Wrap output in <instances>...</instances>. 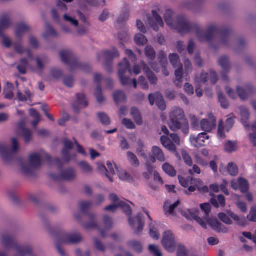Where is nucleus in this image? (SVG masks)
<instances>
[{
    "instance_id": "f257e3e1",
    "label": "nucleus",
    "mask_w": 256,
    "mask_h": 256,
    "mask_svg": "<svg viewBox=\"0 0 256 256\" xmlns=\"http://www.w3.org/2000/svg\"><path fill=\"white\" fill-rule=\"evenodd\" d=\"M172 14L170 10H168L164 14V20L168 26L176 30L180 35L194 32L200 42L206 41L208 42H211L214 36L219 35L221 44L224 46L228 45L232 34L230 28L212 24L208 26L207 30L204 32L198 24L189 22L183 15L178 16L176 22H174Z\"/></svg>"
},
{
    "instance_id": "f03ea898",
    "label": "nucleus",
    "mask_w": 256,
    "mask_h": 256,
    "mask_svg": "<svg viewBox=\"0 0 256 256\" xmlns=\"http://www.w3.org/2000/svg\"><path fill=\"white\" fill-rule=\"evenodd\" d=\"M42 159L50 165L54 164L58 166L60 171L64 166L62 161L58 158H55L52 160L50 156L46 152H42L41 155L34 152L30 156V164L26 163L22 164L23 173L27 175L33 174L34 170L39 168L42 166Z\"/></svg>"
},
{
    "instance_id": "7ed1b4c3",
    "label": "nucleus",
    "mask_w": 256,
    "mask_h": 256,
    "mask_svg": "<svg viewBox=\"0 0 256 256\" xmlns=\"http://www.w3.org/2000/svg\"><path fill=\"white\" fill-rule=\"evenodd\" d=\"M55 238L56 246L61 256H66V252L61 246L62 244H76L82 240V236L79 233L67 234L62 231L56 232Z\"/></svg>"
},
{
    "instance_id": "20e7f679",
    "label": "nucleus",
    "mask_w": 256,
    "mask_h": 256,
    "mask_svg": "<svg viewBox=\"0 0 256 256\" xmlns=\"http://www.w3.org/2000/svg\"><path fill=\"white\" fill-rule=\"evenodd\" d=\"M62 62L68 66L70 70H80L86 72L91 70V67L88 64H83L78 61L77 57L69 50H63L60 52Z\"/></svg>"
},
{
    "instance_id": "39448f33",
    "label": "nucleus",
    "mask_w": 256,
    "mask_h": 256,
    "mask_svg": "<svg viewBox=\"0 0 256 256\" xmlns=\"http://www.w3.org/2000/svg\"><path fill=\"white\" fill-rule=\"evenodd\" d=\"M118 76L120 82L122 86H126L130 82V77L132 72L138 75L140 74L141 68L138 64L134 66L133 70L130 68V62L126 58H124L122 62L118 64Z\"/></svg>"
},
{
    "instance_id": "423d86ee",
    "label": "nucleus",
    "mask_w": 256,
    "mask_h": 256,
    "mask_svg": "<svg viewBox=\"0 0 256 256\" xmlns=\"http://www.w3.org/2000/svg\"><path fill=\"white\" fill-rule=\"evenodd\" d=\"M2 242L3 246L6 248H13L20 256L30 255L32 248L29 246H21L18 244L16 238L8 234H3Z\"/></svg>"
},
{
    "instance_id": "0eeeda50",
    "label": "nucleus",
    "mask_w": 256,
    "mask_h": 256,
    "mask_svg": "<svg viewBox=\"0 0 256 256\" xmlns=\"http://www.w3.org/2000/svg\"><path fill=\"white\" fill-rule=\"evenodd\" d=\"M89 218L92 220L90 222L85 223L84 227L87 229L96 228L98 230L101 236L103 238L106 236V232L108 230H110L112 226V218L107 215L103 217V222L104 229L100 228L98 224L94 221L95 216L94 214H89Z\"/></svg>"
},
{
    "instance_id": "6e6552de",
    "label": "nucleus",
    "mask_w": 256,
    "mask_h": 256,
    "mask_svg": "<svg viewBox=\"0 0 256 256\" xmlns=\"http://www.w3.org/2000/svg\"><path fill=\"white\" fill-rule=\"evenodd\" d=\"M170 128L173 131L179 130L182 127V122L186 120L184 112L180 108H174L170 114Z\"/></svg>"
},
{
    "instance_id": "1a4fd4ad",
    "label": "nucleus",
    "mask_w": 256,
    "mask_h": 256,
    "mask_svg": "<svg viewBox=\"0 0 256 256\" xmlns=\"http://www.w3.org/2000/svg\"><path fill=\"white\" fill-rule=\"evenodd\" d=\"M227 214L220 212L218 214V218L224 223L228 225H230L232 222L230 218L233 219L238 225L244 226L247 224L246 220L244 217H240L238 215L232 211H228Z\"/></svg>"
},
{
    "instance_id": "9d476101",
    "label": "nucleus",
    "mask_w": 256,
    "mask_h": 256,
    "mask_svg": "<svg viewBox=\"0 0 256 256\" xmlns=\"http://www.w3.org/2000/svg\"><path fill=\"white\" fill-rule=\"evenodd\" d=\"M19 149V145H0V156L8 163L13 159Z\"/></svg>"
},
{
    "instance_id": "9b49d317",
    "label": "nucleus",
    "mask_w": 256,
    "mask_h": 256,
    "mask_svg": "<svg viewBox=\"0 0 256 256\" xmlns=\"http://www.w3.org/2000/svg\"><path fill=\"white\" fill-rule=\"evenodd\" d=\"M102 54L106 59L104 68L106 72H112L113 60L115 58L119 57L120 54L115 48H113L112 50L104 51L102 52Z\"/></svg>"
},
{
    "instance_id": "f8f14e48",
    "label": "nucleus",
    "mask_w": 256,
    "mask_h": 256,
    "mask_svg": "<svg viewBox=\"0 0 256 256\" xmlns=\"http://www.w3.org/2000/svg\"><path fill=\"white\" fill-rule=\"evenodd\" d=\"M207 116L208 118L203 119L200 121V126L203 131L210 132L216 128V120L212 112L208 114Z\"/></svg>"
},
{
    "instance_id": "ddd939ff",
    "label": "nucleus",
    "mask_w": 256,
    "mask_h": 256,
    "mask_svg": "<svg viewBox=\"0 0 256 256\" xmlns=\"http://www.w3.org/2000/svg\"><path fill=\"white\" fill-rule=\"evenodd\" d=\"M152 16L150 14L146 15L148 23L154 30L157 32L159 26L163 27L164 24L161 16L156 10H152Z\"/></svg>"
},
{
    "instance_id": "4468645a",
    "label": "nucleus",
    "mask_w": 256,
    "mask_h": 256,
    "mask_svg": "<svg viewBox=\"0 0 256 256\" xmlns=\"http://www.w3.org/2000/svg\"><path fill=\"white\" fill-rule=\"evenodd\" d=\"M49 176L50 178L56 182L60 180H70L75 178L76 172L73 168H69L66 170H62L60 175L50 173Z\"/></svg>"
},
{
    "instance_id": "2eb2a0df",
    "label": "nucleus",
    "mask_w": 256,
    "mask_h": 256,
    "mask_svg": "<svg viewBox=\"0 0 256 256\" xmlns=\"http://www.w3.org/2000/svg\"><path fill=\"white\" fill-rule=\"evenodd\" d=\"M234 124V120L232 118H228L224 126V122L222 120L219 121L218 124V134L221 138H226V135L224 131L228 132L233 127Z\"/></svg>"
},
{
    "instance_id": "dca6fc26",
    "label": "nucleus",
    "mask_w": 256,
    "mask_h": 256,
    "mask_svg": "<svg viewBox=\"0 0 256 256\" xmlns=\"http://www.w3.org/2000/svg\"><path fill=\"white\" fill-rule=\"evenodd\" d=\"M162 244L168 252H174V236L170 232H166L164 233Z\"/></svg>"
},
{
    "instance_id": "f3484780",
    "label": "nucleus",
    "mask_w": 256,
    "mask_h": 256,
    "mask_svg": "<svg viewBox=\"0 0 256 256\" xmlns=\"http://www.w3.org/2000/svg\"><path fill=\"white\" fill-rule=\"evenodd\" d=\"M218 65L222 68V71L221 72L222 78L224 82H228V74L230 70V64L228 57L222 56L219 58Z\"/></svg>"
},
{
    "instance_id": "a211bd4d",
    "label": "nucleus",
    "mask_w": 256,
    "mask_h": 256,
    "mask_svg": "<svg viewBox=\"0 0 256 256\" xmlns=\"http://www.w3.org/2000/svg\"><path fill=\"white\" fill-rule=\"evenodd\" d=\"M76 100L72 104V106L75 113H78L80 109L86 107L88 106L86 95L84 94H77L76 95Z\"/></svg>"
},
{
    "instance_id": "6ab92c4d",
    "label": "nucleus",
    "mask_w": 256,
    "mask_h": 256,
    "mask_svg": "<svg viewBox=\"0 0 256 256\" xmlns=\"http://www.w3.org/2000/svg\"><path fill=\"white\" fill-rule=\"evenodd\" d=\"M218 80V78L216 73L212 70L210 72V73H205L202 72L200 76V82L206 85L208 84V81L212 84H214L216 83Z\"/></svg>"
},
{
    "instance_id": "aec40b11",
    "label": "nucleus",
    "mask_w": 256,
    "mask_h": 256,
    "mask_svg": "<svg viewBox=\"0 0 256 256\" xmlns=\"http://www.w3.org/2000/svg\"><path fill=\"white\" fill-rule=\"evenodd\" d=\"M208 222L212 228L218 232L226 234L228 232V228L216 218H209L208 220Z\"/></svg>"
},
{
    "instance_id": "412c9836",
    "label": "nucleus",
    "mask_w": 256,
    "mask_h": 256,
    "mask_svg": "<svg viewBox=\"0 0 256 256\" xmlns=\"http://www.w3.org/2000/svg\"><path fill=\"white\" fill-rule=\"evenodd\" d=\"M140 65L146 74L148 79L151 84H156L158 82L156 76L150 70L148 66L144 62H141Z\"/></svg>"
},
{
    "instance_id": "4be33fe9",
    "label": "nucleus",
    "mask_w": 256,
    "mask_h": 256,
    "mask_svg": "<svg viewBox=\"0 0 256 256\" xmlns=\"http://www.w3.org/2000/svg\"><path fill=\"white\" fill-rule=\"evenodd\" d=\"M118 207L122 208L123 212L128 216V222L130 226L134 228V220L131 218L132 214V209L130 206L127 204L126 202L123 201L118 202Z\"/></svg>"
},
{
    "instance_id": "5701e85b",
    "label": "nucleus",
    "mask_w": 256,
    "mask_h": 256,
    "mask_svg": "<svg viewBox=\"0 0 256 256\" xmlns=\"http://www.w3.org/2000/svg\"><path fill=\"white\" fill-rule=\"evenodd\" d=\"M232 186L235 190L239 188L243 193L246 192L249 188L248 182L244 178H240L238 182H232Z\"/></svg>"
},
{
    "instance_id": "b1692460",
    "label": "nucleus",
    "mask_w": 256,
    "mask_h": 256,
    "mask_svg": "<svg viewBox=\"0 0 256 256\" xmlns=\"http://www.w3.org/2000/svg\"><path fill=\"white\" fill-rule=\"evenodd\" d=\"M236 92L240 98L245 100L248 95L253 92V88L250 84L245 86L244 88L238 86L236 88Z\"/></svg>"
},
{
    "instance_id": "393cba45",
    "label": "nucleus",
    "mask_w": 256,
    "mask_h": 256,
    "mask_svg": "<svg viewBox=\"0 0 256 256\" xmlns=\"http://www.w3.org/2000/svg\"><path fill=\"white\" fill-rule=\"evenodd\" d=\"M74 145H64L62 152V155L64 162L66 163H68L71 159L75 158L76 157V154H70V151L73 149Z\"/></svg>"
},
{
    "instance_id": "a878e982",
    "label": "nucleus",
    "mask_w": 256,
    "mask_h": 256,
    "mask_svg": "<svg viewBox=\"0 0 256 256\" xmlns=\"http://www.w3.org/2000/svg\"><path fill=\"white\" fill-rule=\"evenodd\" d=\"M11 24L10 16L7 14H2L0 18V35H2V31L8 28Z\"/></svg>"
},
{
    "instance_id": "bb28decb",
    "label": "nucleus",
    "mask_w": 256,
    "mask_h": 256,
    "mask_svg": "<svg viewBox=\"0 0 256 256\" xmlns=\"http://www.w3.org/2000/svg\"><path fill=\"white\" fill-rule=\"evenodd\" d=\"M178 68L175 71L176 80L174 83L176 87L181 88L183 82V68L182 66L178 67Z\"/></svg>"
},
{
    "instance_id": "cd10ccee",
    "label": "nucleus",
    "mask_w": 256,
    "mask_h": 256,
    "mask_svg": "<svg viewBox=\"0 0 256 256\" xmlns=\"http://www.w3.org/2000/svg\"><path fill=\"white\" fill-rule=\"evenodd\" d=\"M130 114L137 125L141 126L142 124V116L140 112L137 108H132L130 110Z\"/></svg>"
},
{
    "instance_id": "c85d7f7f",
    "label": "nucleus",
    "mask_w": 256,
    "mask_h": 256,
    "mask_svg": "<svg viewBox=\"0 0 256 256\" xmlns=\"http://www.w3.org/2000/svg\"><path fill=\"white\" fill-rule=\"evenodd\" d=\"M209 136L206 132H202L198 134L196 136H190V140L191 142H195L196 144H202L206 142L205 140H208Z\"/></svg>"
},
{
    "instance_id": "c756f323",
    "label": "nucleus",
    "mask_w": 256,
    "mask_h": 256,
    "mask_svg": "<svg viewBox=\"0 0 256 256\" xmlns=\"http://www.w3.org/2000/svg\"><path fill=\"white\" fill-rule=\"evenodd\" d=\"M113 98L116 104H118L120 102H126V94L123 91L120 90L114 92L113 94Z\"/></svg>"
},
{
    "instance_id": "7c9ffc66",
    "label": "nucleus",
    "mask_w": 256,
    "mask_h": 256,
    "mask_svg": "<svg viewBox=\"0 0 256 256\" xmlns=\"http://www.w3.org/2000/svg\"><path fill=\"white\" fill-rule=\"evenodd\" d=\"M30 30L29 26L24 22H20L17 26L15 34L18 38H20L22 35Z\"/></svg>"
},
{
    "instance_id": "2f4dec72",
    "label": "nucleus",
    "mask_w": 256,
    "mask_h": 256,
    "mask_svg": "<svg viewBox=\"0 0 256 256\" xmlns=\"http://www.w3.org/2000/svg\"><path fill=\"white\" fill-rule=\"evenodd\" d=\"M128 246L132 249L134 252L138 253H140L142 251V246L140 242L135 240H131L127 242Z\"/></svg>"
},
{
    "instance_id": "473e14b6",
    "label": "nucleus",
    "mask_w": 256,
    "mask_h": 256,
    "mask_svg": "<svg viewBox=\"0 0 256 256\" xmlns=\"http://www.w3.org/2000/svg\"><path fill=\"white\" fill-rule=\"evenodd\" d=\"M210 202L215 208L219 207L218 202L222 207L226 206V200L224 196L220 194L218 196L217 199L216 198H212L210 200Z\"/></svg>"
},
{
    "instance_id": "72a5a7b5",
    "label": "nucleus",
    "mask_w": 256,
    "mask_h": 256,
    "mask_svg": "<svg viewBox=\"0 0 256 256\" xmlns=\"http://www.w3.org/2000/svg\"><path fill=\"white\" fill-rule=\"evenodd\" d=\"M136 218L138 222V226L134 232L136 234H139L143 230L144 225V215L142 213H138Z\"/></svg>"
},
{
    "instance_id": "f704fd0d",
    "label": "nucleus",
    "mask_w": 256,
    "mask_h": 256,
    "mask_svg": "<svg viewBox=\"0 0 256 256\" xmlns=\"http://www.w3.org/2000/svg\"><path fill=\"white\" fill-rule=\"evenodd\" d=\"M145 54L148 59V62L154 60L156 54L152 46H148L146 47Z\"/></svg>"
},
{
    "instance_id": "c9c22d12",
    "label": "nucleus",
    "mask_w": 256,
    "mask_h": 256,
    "mask_svg": "<svg viewBox=\"0 0 256 256\" xmlns=\"http://www.w3.org/2000/svg\"><path fill=\"white\" fill-rule=\"evenodd\" d=\"M198 210L195 209L188 210L186 212H182V214L188 220H194L198 216Z\"/></svg>"
},
{
    "instance_id": "e433bc0d",
    "label": "nucleus",
    "mask_w": 256,
    "mask_h": 256,
    "mask_svg": "<svg viewBox=\"0 0 256 256\" xmlns=\"http://www.w3.org/2000/svg\"><path fill=\"white\" fill-rule=\"evenodd\" d=\"M153 155L160 162H164L165 157L162 151L158 146H154L152 148Z\"/></svg>"
},
{
    "instance_id": "4c0bfd02",
    "label": "nucleus",
    "mask_w": 256,
    "mask_h": 256,
    "mask_svg": "<svg viewBox=\"0 0 256 256\" xmlns=\"http://www.w3.org/2000/svg\"><path fill=\"white\" fill-rule=\"evenodd\" d=\"M169 60L172 65L175 68L182 66L178 56L176 54H170L169 56Z\"/></svg>"
},
{
    "instance_id": "58836bf2",
    "label": "nucleus",
    "mask_w": 256,
    "mask_h": 256,
    "mask_svg": "<svg viewBox=\"0 0 256 256\" xmlns=\"http://www.w3.org/2000/svg\"><path fill=\"white\" fill-rule=\"evenodd\" d=\"M178 178L180 185L184 188H188L190 186H192V177L188 176L186 178H184L182 176H178Z\"/></svg>"
},
{
    "instance_id": "ea45409f",
    "label": "nucleus",
    "mask_w": 256,
    "mask_h": 256,
    "mask_svg": "<svg viewBox=\"0 0 256 256\" xmlns=\"http://www.w3.org/2000/svg\"><path fill=\"white\" fill-rule=\"evenodd\" d=\"M28 66V61L26 58H24L20 60V64L17 66L18 72L22 74L26 73V68Z\"/></svg>"
},
{
    "instance_id": "a19ab883",
    "label": "nucleus",
    "mask_w": 256,
    "mask_h": 256,
    "mask_svg": "<svg viewBox=\"0 0 256 256\" xmlns=\"http://www.w3.org/2000/svg\"><path fill=\"white\" fill-rule=\"evenodd\" d=\"M128 160L130 164L134 167H138L140 165L139 161L136 156L131 152H127Z\"/></svg>"
},
{
    "instance_id": "79ce46f5",
    "label": "nucleus",
    "mask_w": 256,
    "mask_h": 256,
    "mask_svg": "<svg viewBox=\"0 0 256 256\" xmlns=\"http://www.w3.org/2000/svg\"><path fill=\"white\" fill-rule=\"evenodd\" d=\"M156 104L158 108L162 110H164L166 108V104L164 100L162 94L158 92L156 94Z\"/></svg>"
},
{
    "instance_id": "37998d69",
    "label": "nucleus",
    "mask_w": 256,
    "mask_h": 256,
    "mask_svg": "<svg viewBox=\"0 0 256 256\" xmlns=\"http://www.w3.org/2000/svg\"><path fill=\"white\" fill-rule=\"evenodd\" d=\"M97 116L100 122L104 126H108L110 124L109 116L104 112H100L97 114Z\"/></svg>"
},
{
    "instance_id": "c03bdc74",
    "label": "nucleus",
    "mask_w": 256,
    "mask_h": 256,
    "mask_svg": "<svg viewBox=\"0 0 256 256\" xmlns=\"http://www.w3.org/2000/svg\"><path fill=\"white\" fill-rule=\"evenodd\" d=\"M203 184V182L199 178H192V186H190L188 190L190 192H194L196 190V188H200Z\"/></svg>"
},
{
    "instance_id": "a18cd8bd",
    "label": "nucleus",
    "mask_w": 256,
    "mask_h": 256,
    "mask_svg": "<svg viewBox=\"0 0 256 256\" xmlns=\"http://www.w3.org/2000/svg\"><path fill=\"white\" fill-rule=\"evenodd\" d=\"M167 202H165L164 206V209L166 214H172L175 208L180 204V202L178 200L174 204L170 205L169 207L167 206Z\"/></svg>"
},
{
    "instance_id": "49530a36",
    "label": "nucleus",
    "mask_w": 256,
    "mask_h": 256,
    "mask_svg": "<svg viewBox=\"0 0 256 256\" xmlns=\"http://www.w3.org/2000/svg\"><path fill=\"white\" fill-rule=\"evenodd\" d=\"M162 170L166 174L170 176L173 177L176 175V172L174 168L168 163L163 164Z\"/></svg>"
},
{
    "instance_id": "de8ad7c7",
    "label": "nucleus",
    "mask_w": 256,
    "mask_h": 256,
    "mask_svg": "<svg viewBox=\"0 0 256 256\" xmlns=\"http://www.w3.org/2000/svg\"><path fill=\"white\" fill-rule=\"evenodd\" d=\"M134 40L136 44L143 46L146 44L148 40L146 37L142 34H138L134 36Z\"/></svg>"
},
{
    "instance_id": "09e8293b",
    "label": "nucleus",
    "mask_w": 256,
    "mask_h": 256,
    "mask_svg": "<svg viewBox=\"0 0 256 256\" xmlns=\"http://www.w3.org/2000/svg\"><path fill=\"white\" fill-rule=\"evenodd\" d=\"M218 98L220 106L222 108L226 109L228 108L229 102L222 92H218Z\"/></svg>"
},
{
    "instance_id": "8fccbe9b",
    "label": "nucleus",
    "mask_w": 256,
    "mask_h": 256,
    "mask_svg": "<svg viewBox=\"0 0 256 256\" xmlns=\"http://www.w3.org/2000/svg\"><path fill=\"white\" fill-rule=\"evenodd\" d=\"M227 170L228 173L232 176H236L238 172L237 166L233 162H230L228 164Z\"/></svg>"
},
{
    "instance_id": "3c124183",
    "label": "nucleus",
    "mask_w": 256,
    "mask_h": 256,
    "mask_svg": "<svg viewBox=\"0 0 256 256\" xmlns=\"http://www.w3.org/2000/svg\"><path fill=\"white\" fill-rule=\"evenodd\" d=\"M129 18V12L128 9L125 8L123 12L118 18L116 22L118 24H120L126 22Z\"/></svg>"
},
{
    "instance_id": "603ef678",
    "label": "nucleus",
    "mask_w": 256,
    "mask_h": 256,
    "mask_svg": "<svg viewBox=\"0 0 256 256\" xmlns=\"http://www.w3.org/2000/svg\"><path fill=\"white\" fill-rule=\"evenodd\" d=\"M94 94L98 102L101 103L104 100L105 98L102 93V88L101 86H97Z\"/></svg>"
},
{
    "instance_id": "864d4df0",
    "label": "nucleus",
    "mask_w": 256,
    "mask_h": 256,
    "mask_svg": "<svg viewBox=\"0 0 256 256\" xmlns=\"http://www.w3.org/2000/svg\"><path fill=\"white\" fill-rule=\"evenodd\" d=\"M107 166L108 171H106L105 175L109 179L110 182H113L112 178L110 175H108V173L109 174H115L114 167L116 168V166L114 164V166L110 162H108Z\"/></svg>"
},
{
    "instance_id": "5fc2aeb1",
    "label": "nucleus",
    "mask_w": 256,
    "mask_h": 256,
    "mask_svg": "<svg viewBox=\"0 0 256 256\" xmlns=\"http://www.w3.org/2000/svg\"><path fill=\"white\" fill-rule=\"evenodd\" d=\"M24 94H23L20 91L18 92L17 98L20 101L26 102L28 98H31L32 94L30 90H25Z\"/></svg>"
},
{
    "instance_id": "6e6d98bb",
    "label": "nucleus",
    "mask_w": 256,
    "mask_h": 256,
    "mask_svg": "<svg viewBox=\"0 0 256 256\" xmlns=\"http://www.w3.org/2000/svg\"><path fill=\"white\" fill-rule=\"evenodd\" d=\"M46 34H44V38H46L48 36H57L58 34L55 29L50 24H47L46 26Z\"/></svg>"
},
{
    "instance_id": "4d7b16f0",
    "label": "nucleus",
    "mask_w": 256,
    "mask_h": 256,
    "mask_svg": "<svg viewBox=\"0 0 256 256\" xmlns=\"http://www.w3.org/2000/svg\"><path fill=\"white\" fill-rule=\"evenodd\" d=\"M78 164L82 171L85 173H90L92 172V166L85 161H81L78 162Z\"/></svg>"
},
{
    "instance_id": "13d9d810",
    "label": "nucleus",
    "mask_w": 256,
    "mask_h": 256,
    "mask_svg": "<svg viewBox=\"0 0 256 256\" xmlns=\"http://www.w3.org/2000/svg\"><path fill=\"white\" fill-rule=\"evenodd\" d=\"M22 134L26 143L30 142L32 138V131L26 128H22Z\"/></svg>"
},
{
    "instance_id": "bf43d9fd",
    "label": "nucleus",
    "mask_w": 256,
    "mask_h": 256,
    "mask_svg": "<svg viewBox=\"0 0 256 256\" xmlns=\"http://www.w3.org/2000/svg\"><path fill=\"white\" fill-rule=\"evenodd\" d=\"M92 203L90 201H82L79 203V207L81 212L83 213H86L88 210L92 206Z\"/></svg>"
},
{
    "instance_id": "052dcab7",
    "label": "nucleus",
    "mask_w": 256,
    "mask_h": 256,
    "mask_svg": "<svg viewBox=\"0 0 256 256\" xmlns=\"http://www.w3.org/2000/svg\"><path fill=\"white\" fill-rule=\"evenodd\" d=\"M148 250L151 254L154 256H162V254L156 246L150 244L148 246Z\"/></svg>"
},
{
    "instance_id": "680f3d73",
    "label": "nucleus",
    "mask_w": 256,
    "mask_h": 256,
    "mask_svg": "<svg viewBox=\"0 0 256 256\" xmlns=\"http://www.w3.org/2000/svg\"><path fill=\"white\" fill-rule=\"evenodd\" d=\"M182 156L184 162L189 166H192V160L190 156L186 151H182Z\"/></svg>"
},
{
    "instance_id": "e2e57ef3",
    "label": "nucleus",
    "mask_w": 256,
    "mask_h": 256,
    "mask_svg": "<svg viewBox=\"0 0 256 256\" xmlns=\"http://www.w3.org/2000/svg\"><path fill=\"white\" fill-rule=\"evenodd\" d=\"M188 251L184 246H178L177 250V256H188Z\"/></svg>"
},
{
    "instance_id": "0e129e2a",
    "label": "nucleus",
    "mask_w": 256,
    "mask_h": 256,
    "mask_svg": "<svg viewBox=\"0 0 256 256\" xmlns=\"http://www.w3.org/2000/svg\"><path fill=\"white\" fill-rule=\"evenodd\" d=\"M122 124L128 129H134L136 128L134 124L131 120L124 118L122 120Z\"/></svg>"
},
{
    "instance_id": "69168bd1",
    "label": "nucleus",
    "mask_w": 256,
    "mask_h": 256,
    "mask_svg": "<svg viewBox=\"0 0 256 256\" xmlns=\"http://www.w3.org/2000/svg\"><path fill=\"white\" fill-rule=\"evenodd\" d=\"M247 218L250 222H256V206L251 208L250 214L247 216Z\"/></svg>"
},
{
    "instance_id": "338daca9",
    "label": "nucleus",
    "mask_w": 256,
    "mask_h": 256,
    "mask_svg": "<svg viewBox=\"0 0 256 256\" xmlns=\"http://www.w3.org/2000/svg\"><path fill=\"white\" fill-rule=\"evenodd\" d=\"M64 83L66 86L69 88L72 87L74 84V80L73 77L72 76H64Z\"/></svg>"
},
{
    "instance_id": "774afa93",
    "label": "nucleus",
    "mask_w": 256,
    "mask_h": 256,
    "mask_svg": "<svg viewBox=\"0 0 256 256\" xmlns=\"http://www.w3.org/2000/svg\"><path fill=\"white\" fill-rule=\"evenodd\" d=\"M50 74L56 80L61 78L62 76V71L56 68H52L50 70Z\"/></svg>"
}]
</instances>
